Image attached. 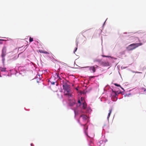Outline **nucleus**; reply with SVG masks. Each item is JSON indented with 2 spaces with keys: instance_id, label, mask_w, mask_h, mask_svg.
I'll return each mask as SVG.
<instances>
[{
  "instance_id": "8",
  "label": "nucleus",
  "mask_w": 146,
  "mask_h": 146,
  "mask_svg": "<svg viewBox=\"0 0 146 146\" xmlns=\"http://www.w3.org/2000/svg\"><path fill=\"white\" fill-rule=\"evenodd\" d=\"M109 113L108 114V117H107V120L108 121V122H109V117H110V114L112 112V109H111L110 110H109Z\"/></svg>"
},
{
  "instance_id": "31",
  "label": "nucleus",
  "mask_w": 146,
  "mask_h": 146,
  "mask_svg": "<svg viewBox=\"0 0 146 146\" xmlns=\"http://www.w3.org/2000/svg\"><path fill=\"white\" fill-rule=\"evenodd\" d=\"M132 72H134V73H135V72H134V71H132Z\"/></svg>"
},
{
  "instance_id": "33",
  "label": "nucleus",
  "mask_w": 146,
  "mask_h": 146,
  "mask_svg": "<svg viewBox=\"0 0 146 146\" xmlns=\"http://www.w3.org/2000/svg\"><path fill=\"white\" fill-rule=\"evenodd\" d=\"M76 44H77V46H78V44L77 42L76 43Z\"/></svg>"
},
{
  "instance_id": "4",
  "label": "nucleus",
  "mask_w": 146,
  "mask_h": 146,
  "mask_svg": "<svg viewBox=\"0 0 146 146\" xmlns=\"http://www.w3.org/2000/svg\"><path fill=\"white\" fill-rule=\"evenodd\" d=\"M6 47L5 46H4L2 49L1 54V56L2 58V60L3 62H4L5 60V57L6 55Z\"/></svg>"
},
{
  "instance_id": "3",
  "label": "nucleus",
  "mask_w": 146,
  "mask_h": 146,
  "mask_svg": "<svg viewBox=\"0 0 146 146\" xmlns=\"http://www.w3.org/2000/svg\"><path fill=\"white\" fill-rule=\"evenodd\" d=\"M142 44L141 43H133L129 45L127 47V49L128 50H132L138 47L139 46H141Z\"/></svg>"
},
{
  "instance_id": "27",
  "label": "nucleus",
  "mask_w": 146,
  "mask_h": 146,
  "mask_svg": "<svg viewBox=\"0 0 146 146\" xmlns=\"http://www.w3.org/2000/svg\"><path fill=\"white\" fill-rule=\"evenodd\" d=\"M102 137H103V138H104V137H105V136H103V135H102Z\"/></svg>"
},
{
  "instance_id": "13",
  "label": "nucleus",
  "mask_w": 146,
  "mask_h": 146,
  "mask_svg": "<svg viewBox=\"0 0 146 146\" xmlns=\"http://www.w3.org/2000/svg\"><path fill=\"white\" fill-rule=\"evenodd\" d=\"M114 84L116 86L120 87L123 90V91H125L124 89L122 87H121L120 86V85L117 84H116V83Z\"/></svg>"
},
{
  "instance_id": "7",
  "label": "nucleus",
  "mask_w": 146,
  "mask_h": 146,
  "mask_svg": "<svg viewBox=\"0 0 146 146\" xmlns=\"http://www.w3.org/2000/svg\"><path fill=\"white\" fill-rule=\"evenodd\" d=\"M80 117L82 118L83 121L84 122L85 121H86L88 118L87 116L85 115H81Z\"/></svg>"
},
{
  "instance_id": "37",
  "label": "nucleus",
  "mask_w": 146,
  "mask_h": 146,
  "mask_svg": "<svg viewBox=\"0 0 146 146\" xmlns=\"http://www.w3.org/2000/svg\"><path fill=\"white\" fill-rule=\"evenodd\" d=\"M131 91V90H129V91Z\"/></svg>"
},
{
  "instance_id": "15",
  "label": "nucleus",
  "mask_w": 146,
  "mask_h": 146,
  "mask_svg": "<svg viewBox=\"0 0 146 146\" xmlns=\"http://www.w3.org/2000/svg\"><path fill=\"white\" fill-rule=\"evenodd\" d=\"M33 38H31V37H30L29 38V42H31L33 41Z\"/></svg>"
},
{
  "instance_id": "6",
  "label": "nucleus",
  "mask_w": 146,
  "mask_h": 146,
  "mask_svg": "<svg viewBox=\"0 0 146 146\" xmlns=\"http://www.w3.org/2000/svg\"><path fill=\"white\" fill-rule=\"evenodd\" d=\"M101 65L104 66H110V64L108 62H101Z\"/></svg>"
},
{
  "instance_id": "28",
  "label": "nucleus",
  "mask_w": 146,
  "mask_h": 146,
  "mask_svg": "<svg viewBox=\"0 0 146 146\" xmlns=\"http://www.w3.org/2000/svg\"><path fill=\"white\" fill-rule=\"evenodd\" d=\"M94 76H90V77L91 78H92Z\"/></svg>"
},
{
  "instance_id": "29",
  "label": "nucleus",
  "mask_w": 146,
  "mask_h": 146,
  "mask_svg": "<svg viewBox=\"0 0 146 146\" xmlns=\"http://www.w3.org/2000/svg\"><path fill=\"white\" fill-rule=\"evenodd\" d=\"M104 127H103V130H104Z\"/></svg>"
},
{
  "instance_id": "21",
  "label": "nucleus",
  "mask_w": 146,
  "mask_h": 146,
  "mask_svg": "<svg viewBox=\"0 0 146 146\" xmlns=\"http://www.w3.org/2000/svg\"><path fill=\"white\" fill-rule=\"evenodd\" d=\"M85 133L86 134L87 136H88V133L87 132V131H85Z\"/></svg>"
},
{
  "instance_id": "20",
  "label": "nucleus",
  "mask_w": 146,
  "mask_h": 146,
  "mask_svg": "<svg viewBox=\"0 0 146 146\" xmlns=\"http://www.w3.org/2000/svg\"><path fill=\"white\" fill-rule=\"evenodd\" d=\"M107 19L105 21V22H104V24H103V26H102V27H103H103H104V24H105V23H106V20H107Z\"/></svg>"
},
{
  "instance_id": "22",
  "label": "nucleus",
  "mask_w": 146,
  "mask_h": 146,
  "mask_svg": "<svg viewBox=\"0 0 146 146\" xmlns=\"http://www.w3.org/2000/svg\"><path fill=\"white\" fill-rule=\"evenodd\" d=\"M77 48H76L75 50L74 51V53H75V52L77 50Z\"/></svg>"
},
{
  "instance_id": "5",
  "label": "nucleus",
  "mask_w": 146,
  "mask_h": 146,
  "mask_svg": "<svg viewBox=\"0 0 146 146\" xmlns=\"http://www.w3.org/2000/svg\"><path fill=\"white\" fill-rule=\"evenodd\" d=\"M86 67L88 68V69L90 70L91 72H94L96 71L95 68L94 66H88Z\"/></svg>"
},
{
  "instance_id": "1",
  "label": "nucleus",
  "mask_w": 146,
  "mask_h": 146,
  "mask_svg": "<svg viewBox=\"0 0 146 146\" xmlns=\"http://www.w3.org/2000/svg\"><path fill=\"white\" fill-rule=\"evenodd\" d=\"M55 78H58V80L60 82L61 85H62L63 89L64 90V95L68 97H72L71 91L70 89V86L68 84L69 82L64 78H61L58 74L55 75Z\"/></svg>"
},
{
  "instance_id": "18",
  "label": "nucleus",
  "mask_w": 146,
  "mask_h": 146,
  "mask_svg": "<svg viewBox=\"0 0 146 146\" xmlns=\"http://www.w3.org/2000/svg\"><path fill=\"white\" fill-rule=\"evenodd\" d=\"M102 56H103V57H108V58L111 57V56H105V55H102Z\"/></svg>"
},
{
  "instance_id": "38",
  "label": "nucleus",
  "mask_w": 146,
  "mask_h": 146,
  "mask_svg": "<svg viewBox=\"0 0 146 146\" xmlns=\"http://www.w3.org/2000/svg\"><path fill=\"white\" fill-rule=\"evenodd\" d=\"M88 129V127H87L86 129Z\"/></svg>"
},
{
  "instance_id": "36",
  "label": "nucleus",
  "mask_w": 146,
  "mask_h": 146,
  "mask_svg": "<svg viewBox=\"0 0 146 146\" xmlns=\"http://www.w3.org/2000/svg\"><path fill=\"white\" fill-rule=\"evenodd\" d=\"M76 90H78L77 88H76Z\"/></svg>"
},
{
  "instance_id": "30",
  "label": "nucleus",
  "mask_w": 146,
  "mask_h": 146,
  "mask_svg": "<svg viewBox=\"0 0 146 146\" xmlns=\"http://www.w3.org/2000/svg\"><path fill=\"white\" fill-rule=\"evenodd\" d=\"M0 40H2V39H0Z\"/></svg>"
},
{
  "instance_id": "19",
  "label": "nucleus",
  "mask_w": 146,
  "mask_h": 146,
  "mask_svg": "<svg viewBox=\"0 0 146 146\" xmlns=\"http://www.w3.org/2000/svg\"><path fill=\"white\" fill-rule=\"evenodd\" d=\"M78 103L80 104V105H81V101H80V100H78Z\"/></svg>"
},
{
  "instance_id": "26",
  "label": "nucleus",
  "mask_w": 146,
  "mask_h": 146,
  "mask_svg": "<svg viewBox=\"0 0 146 146\" xmlns=\"http://www.w3.org/2000/svg\"><path fill=\"white\" fill-rule=\"evenodd\" d=\"M3 44V42L2 41L0 42V44Z\"/></svg>"
},
{
  "instance_id": "11",
  "label": "nucleus",
  "mask_w": 146,
  "mask_h": 146,
  "mask_svg": "<svg viewBox=\"0 0 146 146\" xmlns=\"http://www.w3.org/2000/svg\"><path fill=\"white\" fill-rule=\"evenodd\" d=\"M135 40H136L138 39L136 37L135 38L134 36H131L130 37V40H133L134 39H135Z\"/></svg>"
},
{
  "instance_id": "16",
  "label": "nucleus",
  "mask_w": 146,
  "mask_h": 146,
  "mask_svg": "<svg viewBox=\"0 0 146 146\" xmlns=\"http://www.w3.org/2000/svg\"><path fill=\"white\" fill-rule=\"evenodd\" d=\"M101 141H102V142H104L105 143L107 141V140L106 139H104L103 140H101Z\"/></svg>"
},
{
  "instance_id": "9",
  "label": "nucleus",
  "mask_w": 146,
  "mask_h": 146,
  "mask_svg": "<svg viewBox=\"0 0 146 146\" xmlns=\"http://www.w3.org/2000/svg\"><path fill=\"white\" fill-rule=\"evenodd\" d=\"M82 108L84 109H86L87 105L86 103L84 101V102H82Z\"/></svg>"
},
{
  "instance_id": "40",
  "label": "nucleus",
  "mask_w": 146,
  "mask_h": 146,
  "mask_svg": "<svg viewBox=\"0 0 146 146\" xmlns=\"http://www.w3.org/2000/svg\"><path fill=\"white\" fill-rule=\"evenodd\" d=\"M78 122H79V120H78Z\"/></svg>"
},
{
  "instance_id": "35",
  "label": "nucleus",
  "mask_w": 146,
  "mask_h": 146,
  "mask_svg": "<svg viewBox=\"0 0 146 146\" xmlns=\"http://www.w3.org/2000/svg\"><path fill=\"white\" fill-rule=\"evenodd\" d=\"M32 144H31V146H32Z\"/></svg>"
},
{
  "instance_id": "24",
  "label": "nucleus",
  "mask_w": 146,
  "mask_h": 146,
  "mask_svg": "<svg viewBox=\"0 0 146 146\" xmlns=\"http://www.w3.org/2000/svg\"><path fill=\"white\" fill-rule=\"evenodd\" d=\"M135 73H141V72H135Z\"/></svg>"
},
{
  "instance_id": "23",
  "label": "nucleus",
  "mask_w": 146,
  "mask_h": 146,
  "mask_svg": "<svg viewBox=\"0 0 146 146\" xmlns=\"http://www.w3.org/2000/svg\"><path fill=\"white\" fill-rule=\"evenodd\" d=\"M81 101H82L83 100H84V98H82V97L81 98Z\"/></svg>"
},
{
  "instance_id": "25",
  "label": "nucleus",
  "mask_w": 146,
  "mask_h": 146,
  "mask_svg": "<svg viewBox=\"0 0 146 146\" xmlns=\"http://www.w3.org/2000/svg\"><path fill=\"white\" fill-rule=\"evenodd\" d=\"M75 104V102H74L72 104V105H73L74 104Z\"/></svg>"
},
{
  "instance_id": "34",
  "label": "nucleus",
  "mask_w": 146,
  "mask_h": 146,
  "mask_svg": "<svg viewBox=\"0 0 146 146\" xmlns=\"http://www.w3.org/2000/svg\"><path fill=\"white\" fill-rule=\"evenodd\" d=\"M125 68V67H123V68Z\"/></svg>"
},
{
  "instance_id": "14",
  "label": "nucleus",
  "mask_w": 146,
  "mask_h": 146,
  "mask_svg": "<svg viewBox=\"0 0 146 146\" xmlns=\"http://www.w3.org/2000/svg\"><path fill=\"white\" fill-rule=\"evenodd\" d=\"M131 93H129L128 94H126L125 96L129 97V96L131 95Z\"/></svg>"
},
{
  "instance_id": "39",
  "label": "nucleus",
  "mask_w": 146,
  "mask_h": 146,
  "mask_svg": "<svg viewBox=\"0 0 146 146\" xmlns=\"http://www.w3.org/2000/svg\"><path fill=\"white\" fill-rule=\"evenodd\" d=\"M53 84H54V83H53Z\"/></svg>"
},
{
  "instance_id": "2",
  "label": "nucleus",
  "mask_w": 146,
  "mask_h": 146,
  "mask_svg": "<svg viewBox=\"0 0 146 146\" xmlns=\"http://www.w3.org/2000/svg\"><path fill=\"white\" fill-rule=\"evenodd\" d=\"M109 86H106V87L104 88V90L107 91L108 90H107V88H109ZM108 90V91H112V93L111 94V97L112 100V101H116L117 99V94L116 93V92L115 91H114L111 88H110Z\"/></svg>"
},
{
  "instance_id": "10",
  "label": "nucleus",
  "mask_w": 146,
  "mask_h": 146,
  "mask_svg": "<svg viewBox=\"0 0 146 146\" xmlns=\"http://www.w3.org/2000/svg\"><path fill=\"white\" fill-rule=\"evenodd\" d=\"M38 51L40 53H44L46 54H49V53L47 52L46 51H45V50H38Z\"/></svg>"
},
{
  "instance_id": "17",
  "label": "nucleus",
  "mask_w": 146,
  "mask_h": 146,
  "mask_svg": "<svg viewBox=\"0 0 146 146\" xmlns=\"http://www.w3.org/2000/svg\"><path fill=\"white\" fill-rule=\"evenodd\" d=\"M141 90H143L144 92H145V91H146V89L145 88H141Z\"/></svg>"
},
{
  "instance_id": "12",
  "label": "nucleus",
  "mask_w": 146,
  "mask_h": 146,
  "mask_svg": "<svg viewBox=\"0 0 146 146\" xmlns=\"http://www.w3.org/2000/svg\"><path fill=\"white\" fill-rule=\"evenodd\" d=\"M1 71L2 72H5L6 71V68H0Z\"/></svg>"
},
{
  "instance_id": "32",
  "label": "nucleus",
  "mask_w": 146,
  "mask_h": 146,
  "mask_svg": "<svg viewBox=\"0 0 146 146\" xmlns=\"http://www.w3.org/2000/svg\"><path fill=\"white\" fill-rule=\"evenodd\" d=\"M86 125V124H84V125H84V126H85Z\"/></svg>"
}]
</instances>
